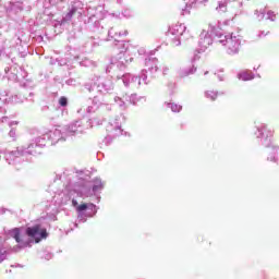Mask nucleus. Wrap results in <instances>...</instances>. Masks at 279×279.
<instances>
[{
    "mask_svg": "<svg viewBox=\"0 0 279 279\" xmlns=\"http://www.w3.org/2000/svg\"><path fill=\"white\" fill-rule=\"evenodd\" d=\"M206 96H207L208 99H210L211 101H216V100H217V92H215V90H207V92H206Z\"/></svg>",
    "mask_w": 279,
    "mask_h": 279,
    "instance_id": "6",
    "label": "nucleus"
},
{
    "mask_svg": "<svg viewBox=\"0 0 279 279\" xmlns=\"http://www.w3.org/2000/svg\"><path fill=\"white\" fill-rule=\"evenodd\" d=\"M12 239L16 241V243H23V236L21 235V229L14 228L10 231Z\"/></svg>",
    "mask_w": 279,
    "mask_h": 279,
    "instance_id": "2",
    "label": "nucleus"
},
{
    "mask_svg": "<svg viewBox=\"0 0 279 279\" xmlns=\"http://www.w3.org/2000/svg\"><path fill=\"white\" fill-rule=\"evenodd\" d=\"M5 254H8V251L3 246H0V263H3L5 260Z\"/></svg>",
    "mask_w": 279,
    "mask_h": 279,
    "instance_id": "8",
    "label": "nucleus"
},
{
    "mask_svg": "<svg viewBox=\"0 0 279 279\" xmlns=\"http://www.w3.org/2000/svg\"><path fill=\"white\" fill-rule=\"evenodd\" d=\"M70 15H73V13H70Z\"/></svg>",
    "mask_w": 279,
    "mask_h": 279,
    "instance_id": "13",
    "label": "nucleus"
},
{
    "mask_svg": "<svg viewBox=\"0 0 279 279\" xmlns=\"http://www.w3.org/2000/svg\"><path fill=\"white\" fill-rule=\"evenodd\" d=\"M26 234L27 236H31V239H35V243H40L41 239H47V236H49L47 229H44L40 225L28 227L26 229Z\"/></svg>",
    "mask_w": 279,
    "mask_h": 279,
    "instance_id": "1",
    "label": "nucleus"
},
{
    "mask_svg": "<svg viewBox=\"0 0 279 279\" xmlns=\"http://www.w3.org/2000/svg\"><path fill=\"white\" fill-rule=\"evenodd\" d=\"M87 208H88V205H86V203L76 206L77 213H84V210H87Z\"/></svg>",
    "mask_w": 279,
    "mask_h": 279,
    "instance_id": "9",
    "label": "nucleus"
},
{
    "mask_svg": "<svg viewBox=\"0 0 279 279\" xmlns=\"http://www.w3.org/2000/svg\"><path fill=\"white\" fill-rule=\"evenodd\" d=\"M239 51V44L236 43H231L229 45V53L232 56Z\"/></svg>",
    "mask_w": 279,
    "mask_h": 279,
    "instance_id": "5",
    "label": "nucleus"
},
{
    "mask_svg": "<svg viewBox=\"0 0 279 279\" xmlns=\"http://www.w3.org/2000/svg\"><path fill=\"white\" fill-rule=\"evenodd\" d=\"M262 136L264 138H274V130L267 128V126H262V129L259 130Z\"/></svg>",
    "mask_w": 279,
    "mask_h": 279,
    "instance_id": "3",
    "label": "nucleus"
},
{
    "mask_svg": "<svg viewBox=\"0 0 279 279\" xmlns=\"http://www.w3.org/2000/svg\"><path fill=\"white\" fill-rule=\"evenodd\" d=\"M73 206H77V201H72Z\"/></svg>",
    "mask_w": 279,
    "mask_h": 279,
    "instance_id": "12",
    "label": "nucleus"
},
{
    "mask_svg": "<svg viewBox=\"0 0 279 279\" xmlns=\"http://www.w3.org/2000/svg\"><path fill=\"white\" fill-rule=\"evenodd\" d=\"M169 108H171L172 112H180L182 110V106L173 102L169 104Z\"/></svg>",
    "mask_w": 279,
    "mask_h": 279,
    "instance_id": "7",
    "label": "nucleus"
},
{
    "mask_svg": "<svg viewBox=\"0 0 279 279\" xmlns=\"http://www.w3.org/2000/svg\"><path fill=\"white\" fill-rule=\"evenodd\" d=\"M239 77L243 81V82H250V80H254V74H252V72H242Z\"/></svg>",
    "mask_w": 279,
    "mask_h": 279,
    "instance_id": "4",
    "label": "nucleus"
},
{
    "mask_svg": "<svg viewBox=\"0 0 279 279\" xmlns=\"http://www.w3.org/2000/svg\"><path fill=\"white\" fill-rule=\"evenodd\" d=\"M268 19H270V21H276V13L274 11H268Z\"/></svg>",
    "mask_w": 279,
    "mask_h": 279,
    "instance_id": "11",
    "label": "nucleus"
},
{
    "mask_svg": "<svg viewBox=\"0 0 279 279\" xmlns=\"http://www.w3.org/2000/svg\"><path fill=\"white\" fill-rule=\"evenodd\" d=\"M59 104H60V106L64 107L69 104V101H68L66 97H61L59 99Z\"/></svg>",
    "mask_w": 279,
    "mask_h": 279,
    "instance_id": "10",
    "label": "nucleus"
}]
</instances>
